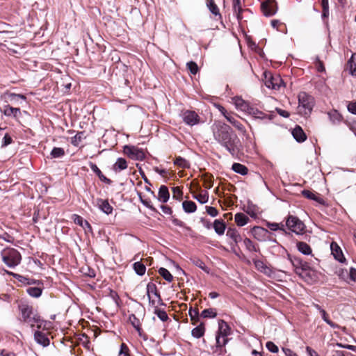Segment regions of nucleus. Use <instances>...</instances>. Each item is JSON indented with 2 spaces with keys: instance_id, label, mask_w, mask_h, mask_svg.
<instances>
[{
  "instance_id": "412c9836",
  "label": "nucleus",
  "mask_w": 356,
  "mask_h": 356,
  "mask_svg": "<svg viewBox=\"0 0 356 356\" xmlns=\"http://www.w3.org/2000/svg\"><path fill=\"white\" fill-rule=\"evenodd\" d=\"M229 326L224 320H220L218 322V330L216 332V335H220L222 337L227 338V336H229Z\"/></svg>"
},
{
  "instance_id": "69168bd1",
  "label": "nucleus",
  "mask_w": 356,
  "mask_h": 356,
  "mask_svg": "<svg viewBox=\"0 0 356 356\" xmlns=\"http://www.w3.org/2000/svg\"><path fill=\"white\" fill-rule=\"evenodd\" d=\"M206 211H207V213L211 217H216L218 214V210L215 207H213L207 206Z\"/></svg>"
},
{
  "instance_id": "6e6d98bb",
  "label": "nucleus",
  "mask_w": 356,
  "mask_h": 356,
  "mask_svg": "<svg viewBox=\"0 0 356 356\" xmlns=\"http://www.w3.org/2000/svg\"><path fill=\"white\" fill-rule=\"evenodd\" d=\"M187 69L192 74H196L199 71V67L197 64L194 61H190L186 64Z\"/></svg>"
},
{
  "instance_id": "aec40b11",
  "label": "nucleus",
  "mask_w": 356,
  "mask_h": 356,
  "mask_svg": "<svg viewBox=\"0 0 356 356\" xmlns=\"http://www.w3.org/2000/svg\"><path fill=\"white\" fill-rule=\"evenodd\" d=\"M34 339L37 343L47 347L49 345L50 341L45 333L40 331H35L34 333Z\"/></svg>"
},
{
  "instance_id": "864d4df0",
  "label": "nucleus",
  "mask_w": 356,
  "mask_h": 356,
  "mask_svg": "<svg viewBox=\"0 0 356 356\" xmlns=\"http://www.w3.org/2000/svg\"><path fill=\"white\" fill-rule=\"evenodd\" d=\"M154 314L163 322H165L169 319L168 316L165 310L156 307L154 309Z\"/></svg>"
},
{
  "instance_id": "7c9ffc66",
  "label": "nucleus",
  "mask_w": 356,
  "mask_h": 356,
  "mask_svg": "<svg viewBox=\"0 0 356 356\" xmlns=\"http://www.w3.org/2000/svg\"><path fill=\"white\" fill-rule=\"evenodd\" d=\"M301 277L308 282H316L318 279L316 271L314 270L311 267L309 268L308 270H305V272L304 273V276Z\"/></svg>"
},
{
  "instance_id": "c85d7f7f",
  "label": "nucleus",
  "mask_w": 356,
  "mask_h": 356,
  "mask_svg": "<svg viewBox=\"0 0 356 356\" xmlns=\"http://www.w3.org/2000/svg\"><path fill=\"white\" fill-rule=\"evenodd\" d=\"M327 115L333 124H338L343 120L342 115L335 109L329 111Z\"/></svg>"
},
{
  "instance_id": "423d86ee",
  "label": "nucleus",
  "mask_w": 356,
  "mask_h": 356,
  "mask_svg": "<svg viewBox=\"0 0 356 356\" xmlns=\"http://www.w3.org/2000/svg\"><path fill=\"white\" fill-rule=\"evenodd\" d=\"M286 226L290 231L296 234H302L305 229L304 223L296 216L291 215L286 219Z\"/></svg>"
},
{
  "instance_id": "338daca9",
  "label": "nucleus",
  "mask_w": 356,
  "mask_h": 356,
  "mask_svg": "<svg viewBox=\"0 0 356 356\" xmlns=\"http://www.w3.org/2000/svg\"><path fill=\"white\" fill-rule=\"evenodd\" d=\"M12 142H13L12 138L9 136L8 134H6L3 138L1 147H6L7 145H10Z\"/></svg>"
},
{
  "instance_id": "e433bc0d",
  "label": "nucleus",
  "mask_w": 356,
  "mask_h": 356,
  "mask_svg": "<svg viewBox=\"0 0 356 356\" xmlns=\"http://www.w3.org/2000/svg\"><path fill=\"white\" fill-rule=\"evenodd\" d=\"M232 170L234 172H235L238 174H240L241 175H245L248 172V168L245 165L241 164L239 163H233V165L232 166Z\"/></svg>"
},
{
  "instance_id": "0e129e2a",
  "label": "nucleus",
  "mask_w": 356,
  "mask_h": 356,
  "mask_svg": "<svg viewBox=\"0 0 356 356\" xmlns=\"http://www.w3.org/2000/svg\"><path fill=\"white\" fill-rule=\"evenodd\" d=\"M156 285L153 282H149L147 285V295L150 296L151 293L154 294L157 291Z\"/></svg>"
},
{
  "instance_id": "f704fd0d",
  "label": "nucleus",
  "mask_w": 356,
  "mask_h": 356,
  "mask_svg": "<svg viewBox=\"0 0 356 356\" xmlns=\"http://www.w3.org/2000/svg\"><path fill=\"white\" fill-rule=\"evenodd\" d=\"M298 250L305 255H309L312 254L311 247L305 242L300 241L297 243Z\"/></svg>"
},
{
  "instance_id": "1a4fd4ad",
  "label": "nucleus",
  "mask_w": 356,
  "mask_h": 356,
  "mask_svg": "<svg viewBox=\"0 0 356 356\" xmlns=\"http://www.w3.org/2000/svg\"><path fill=\"white\" fill-rule=\"evenodd\" d=\"M124 152L129 158L134 160L142 161L145 157L144 152L135 146L125 145L124 147Z\"/></svg>"
},
{
  "instance_id": "052dcab7",
  "label": "nucleus",
  "mask_w": 356,
  "mask_h": 356,
  "mask_svg": "<svg viewBox=\"0 0 356 356\" xmlns=\"http://www.w3.org/2000/svg\"><path fill=\"white\" fill-rule=\"evenodd\" d=\"M193 197L197 200L200 204H205L209 200V196L207 193L205 194H199L194 195Z\"/></svg>"
},
{
  "instance_id": "bb28decb",
  "label": "nucleus",
  "mask_w": 356,
  "mask_h": 356,
  "mask_svg": "<svg viewBox=\"0 0 356 356\" xmlns=\"http://www.w3.org/2000/svg\"><path fill=\"white\" fill-rule=\"evenodd\" d=\"M170 198V193L166 186L162 185L159 189L158 200L161 202L165 203Z\"/></svg>"
},
{
  "instance_id": "2eb2a0df",
  "label": "nucleus",
  "mask_w": 356,
  "mask_h": 356,
  "mask_svg": "<svg viewBox=\"0 0 356 356\" xmlns=\"http://www.w3.org/2000/svg\"><path fill=\"white\" fill-rule=\"evenodd\" d=\"M253 263L257 270L268 277H272L274 274L273 269L270 266H267L263 261L259 259H253Z\"/></svg>"
},
{
  "instance_id": "393cba45",
  "label": "nucleus",
  "mask_w": 356,
  "mask_h": 356,
  "mask_svg": "<svg viewBox=\"0 0 356 356\" xmlns=\"http://www.w3.org/2000/svg\"><path fill=\"white\" fill-rule=\"evenodd\" d=\"M226 236L233 241L235 245L242 241L240 234L235 228H228Z\"/></svg>"
},
{
  "instance_id": "3c124183",
  "label": "nucleus",
  "mask_w": 356,
  "mask_h": 356,
  "mask_svg": "<svg viewBox=\"0 0 356 356\" xmlns=\"http://www.w3.org/2000/svg\"><path fill=\"white\" fill-rule=\"evenodd\" d=\"M83 138H84V132L83 131H79L74 136H73L71 138V143L74 146L77 147V146H79L80 143L82 141Z\"/></svg>"
},
{
  "instance_id": "6ab92c4d",
  "label": "nucleus",
  "mask_w": 356,
  "mask_h": 356,
  "mask_svg": "<svg viewBox=\"0 0 356 356\" xmlns=\"http://www.w3.org/2000/svg\"><path fill=\"white\" fill-rule=\"evenodd\" d=\"M96 206L104 213L108 215L113 212V207L107 200L97 198L96 200Z\"/></svg>"
},
{
  "instance_id": "de8ad7c7",
  "label": "nucleus",
  "mask_w": 356,
  "mask_h": 356,
  "mask_svg": "<svg viewBox=\"0 0 356 356\" xmlns=\"http://www.w3.org/2000/svg\"><path fill=\"white\" fill-rule=\"evenodd\" d=\"M159 273L161 276L163 277V278L168 282H172V279H173V276L172 275V274L170 273V271L168 270H167L166 268H160L159 269Z\"/></svg>"
},
{
  "instance_id": "c9c22d12",
  "label": "nucleus",
  "mask_w": 356,
  "mask_h": 356,
  "mask_svg": "<svg viewBox=\"0 0 356 356\" xmlns=\"http://www.w3.org/2000/svg\"><path fill=\"white\" fill-rule=\"evenodd\" d=\"M204 325L203 323H201L199 325L192 330L191 334L194 338L199 339L204 334Z\"/></svg>"
},
{
  "instance_id": "5fc2aeb1",
  "label": "nucleus",
  "mask_w": 356,
  "mask_h": 356,
  "mask_svg": "<svg viewBox=\"0 0 356 356\" xmlns=\"http://www.w3.org/2000/svg\"><path fill=\"white\" fill-rule=\"evenodd\" d=\"M266 225L268 228H269L272 231L281 230L285 232L284 225L283 224L268 222L266 223Z\"/></svg>"
},
{
  "instance_id": "bf43d9fd",
  "label": "nucleus",
  "mask_w": 356,
  "mask_h": 356,
  "mask_svg": "<svg viewBox=\"0 0 356 356\" xmlns=\"http://www.w3.org/2000/svg\"><path fill=\"white\" fill-rule=\"evenodd\" d=\"M188 314L192 321H199V310L198 309H193L190 308L188 311Z\"/></svg>"
},
{
  "instance_id": "dca6fc26",
  "label": "nucleus",
  "mask_w": 356,
  "mask_h": 356,
  "mask_svg": "<svg viewBox=\"0 0 356 356\" xmlns=\"http://www.w3.org/2000/svg\"><path fill=\"white\" fill-rule=\"evenodd\" d=\"M330 249L332 254L333 255L334 258L336 260H337L340 263H343V261H345L346 259L343 256L342 250L336 242L331 243Z\"/></svg>"
},
{
  "instance_id": "2f4dec72",
  "label": "nucleus",
  "mask_w": 356,
  "mask_h": 356,
  "mask_svg": "<svg viewBox=\"0 0 356 356\" xmlns=\"http://www.w3.org/2000/svg\"><path fill=\"white\" fill-rule=\"evenodd\" d=\"M207 6L209 11L213 15H214L215 16H218V19H222V15L220 13L219 8L218 6L216 4L214 0H207Z\"/></svg>"
},
{
  "instance_id": "e2e57ef3",
  "label": "nucleus",
  "mask_w": 356,
  "mask_h": 356,
  "mask_svg": "<svg viewBox=\"0 0 356 356\" xmlns=\"http://www.w3.org/2000/svg\"><path fill=\"white\" fill-rule=\"evenodd\" d=\"M173 198L180 200L182 198L183 193L179 187L172 188Z\"/></svg>"
},
{
  "instance_id": "4c0bfd02",
  "label": "nucleus",
  "mask_w": 356,
  "mask_h": 356,
  "mask_svg": "<svg viewBox=\"0 0 356 356\" xmlns=\"http://www.w3.org/2000/svg\"><path fill=\"white\" fill-rule=\"evenodd\" d=\"M191 261L195 266L200 268L207 273H209V268L205 265L204 262L198 257H194L191 258Z\"/></svg>"
},
{
  "instance_id": "4468645a",
  "label": "nucleus",
  "mask_w": 356,
  "mask_h": 356,
  "mask_svg": "<svg viewBox=\"0 0 356 356\" xmlns=\"http://www.w3.org/2000/svg\"><path fill=\"white\" fill-rule=\"evenodd\" d=\"M250 232L254 238L259 241H266L269 234L268 229L259 226L254 227Z\"/></svg>"
},
{
  "instance_id": "f3484780",
  "label": "nucleus",
  "mask_w": 356,
  "mask_h": 356,
  "mask_svg": "<svg viewBox=\"0 0 356 356\" xmlns=\"http://www.w3.org/2000/svg\"><path fill=\"white\" fill-rule=\"evenodd\" d=\"M238 110H240L241 111L247 112L248 109L249 108L250 104L243 100L241 97L239 96H234L232 98L231 102Z\"/></svg>"
},
{
  "instance_id": "a19ab883",
  "label": "nucleus",
  "mask_w": 356,
  "mask_h": 356,
  "mask_svg": "<svg viewBox=\"0 0 356 356\" xmlns=\"http://www.w3.org/2000/svg\"><path fill=\"white\" fill-rule=\"evenodd\" d=\"M135 273L140 276L145 275L146 272L145 266L140 261H136L133 264Z\"/></svg>"
},
{
  "instance_id": "7ed1b4c3",
  "label": "nucleus",
  "mask_w": 356,
  "mask_h": 356,
  "mask_svg": "<svg viewBox=\"0 0 356 356\" xmlns=\"http://www.w3.org/2000/svg\"><path fill=\"white\" fill-rule=\"evenodd\" d=\"M298 112L305 117L309 116L315 104L314 98L305 91H302L298 95Z\"/></svg>"
},
{
  "instance_id": "f03ea898",
  "label": "nucleus",
  "mask_w": 356,
  "mask_h": 356,
  "mask_svg": "<svg viewBox=\"0 0 356 356\" xmlns=\"http://www.w3.org/2000/svg\"><path fill=\"white\" fill-rule=\"evenodd\" d=\"M19 311L20 313V321L26 323L32 328L35 325H37L38 328L42 327L43 320L31 305L22 303L19 305Z\"/></svg>"
},
{
  "instance_id": "f257e3e1",
  "label": "nucleus",
  "mask_w": 356,
  "mask_h": 356,
  "mask_svg": "<svg viewBox=\"0 0 356 356\" xmlns=\"http://www.w3.org/2000/svg\"><path fill=\"white\" fill-rule=\"evenodd\" d=\"M214 139L233 156L238 152L239 139L232 128L225 123L217 121L211 127Z\"/></svg>"
},
{
  "instance_id": "37998d69",
  "label": "nucleus",
  "mask_w": 356,
  "mask_h": 356,
  "mask_svg": "<svg viewBox=\"0 0 356 356\" xmlns=\"http://www.w3.org/2000/svg\"><path fill=\"white\" fill-rule=\"evenodd\" d=\"M174 164L182 168H189L191 166L190 162L181 156L176 157Z\"/></svg>"
},
{
  "instance_id": "72a5a7b5",
  "label": "nucleus",
  "mask_w": 356,
  "mask_h": 356,
  "mask_svg": "<svg viewBox=\"0 0 356 356\" xmlns=\"http://www.w3.org/2000/svg\"><path fill=\"white\" fill-rule=\"evenodd\" d=\"M183 210L187 213H194L197 209L196 204L190 200H186L182 202Z\"/></svg>"
},
{
  "instance_id": "680f3d73",
  "label": "nucleus",
  "mask_w": 356,
  "mask_h": 356,
  "mask_svg": "<svg viewBox=\"0 0 356 356\" xmlns=\"http://www.w3.org/2000/svg\"><path fill=\"white\" fill-rule=\"evenodd\" d=\"M266 347L268 351L276 353L278 352L279 348L276 344H275L273 341H268L266 343Z\"/></svg>"
},
{
  "instance_id": "4be33fe9",
  "label": "nucleus",
  "mask_w": 356,
  "mask_h": 356,
  "mask_svg": "<svg viewBox=\"0 0 356 356\" xmlns=\"http://www.w3.org/2000/svg\"><path fill=\"white\" fill-rule=\"evenodd\" d=\"M89 165H90L91 170L95 174H96V175L99 177V179L102 181H103L107 184H109V185L111 184L112 181L103 175V173L102 172L100 169L97 167V165L95 163L90 162Z\"/></svg>"
},
{
  "instance_id": "09e8293b",
  "label": "nucleus",
  "mask_w": 356,
  "mask_h": 356,
  "mask_svg": "<svg viewBox=\"0 0 356 356\" xmlns=\"http://www.w3.org/2000/svg\"><path fill=\"white\" fill-rule=\"evenodd\" d=\"M302 194L304 197L309 200H314L317 202H321L322 199L318 196H316L314 193L309 190H303L302 191Z\"/></svg>"
},
{
  "instance_id": "79ce46f5",
  "label": "nucleus",
  "mask_w": 356,
  "mask_h": 356,
  "mask_svg": "<svg viewBox=\"0 0 356 356\" xmlns=\"http://www.w3.org/2000/svg\"><path fill=\"white\" fill-rule=\"evenodd\" d=\"M42 290L40 287L30 286L26 289V293L31 297L38 298L41 296Z\"/></svg>"
},
{
  "instance_id": "13d9d810",
  "label": "nucleus",
  "mask_w": 356,
  "mask_h": 356,
  "mask_svg": "<svg viewBox=\"0 0 356 356\" xmlns=\"http://www.w3.org/2000/svg\"><path fill=\"white\" fill-rule=\"evenodd\" d=\"M129 320L131 324L133 325V327L134 328H136L138 331H140V324L139 319L134 314H131L129 316Z\"/></svg>"
},
{
  "instance_id": "a18cd8bd",
  "label": "nucleus",
  "mask_w": 356,
  "mask_h": 356,
  "mask_svg": "<svg viewBox=\"0 0 356 356\" xmlns=\"http://www.w3.org/2000/svg\"><path fill=\"white\" fill-rule=\"evenodd\" d=\"M244 245L246 249L249 252H258L259 249L256 246V245L248 238H245L243 240Z\"/></svg>"
},
{
  "instance_id": "c03bdc74",
  "label": "nucleus",
  "mask_w": 356,
  "mask_h": 356,
  "mask_svg": "<svg viewBox=\"0 0 356 356\" xmlns=\"http://www.w3.org/2000/svg\"><path fill=\"white\" fill-rule=\"evenodd\" d=\"M51 158L59 159L65 155V150L62 147H54L50 153Z\"/></svg>"
},
{
  "instance_id": "0eeeda50",
  "label": "nucleus",
  "mask_w": 356,
  "mask_h": 356,
  "mask_svg": "<svg viewBox=\"0 0 356 356\" xmlns=\"http://www.w3.org/2000/svg\"><path fill=\"white\" fill-rule=\"evenodd\" d=\"M181 117L184 122L188 126H194L200 123V117L194 111L185 110L182 111Z\"/></svg>"
},
{
  "instance_id": "58836bf2",
  "label": "nucleus",
  "mask_w": 356,
  "mask_h": 356,
  "mask_svg": "<svg viewBox=\"0 0 356 356\" xmlns=\"http://www.w3.org/2000/svg\"><path fill=\"white\" fill-rule=\"evenodd\" d=\"M228 341L229 339L227 338H224L220 335L216 334V350H214V352H217L218 350L221 351L222 348L226 346Z\"/></svg>"
},
{
  "instance_id": "ea45409f",
  "label": "nucleus",
  "mask_w": 356,
  "mask_h": 356,
  "mask_svg": "<svg viewBox=\"0 0 356 356\" xmlns=\"http://www.w3.org/2000/svg\"><path fill=\"white\" fill-rule=\"evenodd\" d=\"M234 220L238 226L242 227L248 223L249 218L243 213H237L235 214Z\"/></svg>"
},
{
  "instance_id": "c756f323",
  "label": "nucleus",
  "mask_w": 356,
  "mask_h": 356,
  "mask_svg": "<svg viewBox=\"0 0 356 356\" xmlns=\"http://www.w3.org/2000/svg\"><path fill=\"white\" fill-rule=\"evenodd\" d=\"M127 168V162L124 158H118L113 165V170L115 172H119Z\"/></svg>"
},
{
  "instance_id": "774afa93",
  "label": "nucleus",
  "mask_w": 356,
  "mask_h": 356,
  "mask_svg": "<svg viewBox=\"0 0 356 356\" xmlns=\"http://www.w3.org/2000/svg\"><path fill=\"white\" fill-rule=\"evenodd\" d=\"M73 220H74V223H76V225H79L81 227H84L83 222L85 220H83V218L81 216H80L77 214H74Z\"/></svg>"
},
{
  "instance_id": "4d7b16f0",
  "label": "nucleus",
  "mask_w": 356,
  "mask_h": 356,
  "mask_svg": "<svg viewBox=\"0 0 356 356\" xmlns=\"http://www.w3.org/2000/svg\"><path fill=\"white\" fill-rule=\"evenodd\" d=\"M14 277L20 282L26 284H32L35 283L34 280L27 278L24 276L18 275V274H14Z\"/></svg>"
},
{
  "instance_id": "9d476101",
  "label": "nucleus",
  "mask_w": 356,
  "mask_h": 356,
  "mask_svg": "<svg viewBox=\"0 0 356 356\" xmlns=\"http://www.w3.org/2000/svg\"><path fill=\"white\" fill-rule=\"evenodd\" d=\"M261 11L266 17H271L277 11V2L275 0H266L261 4Z\"/></svg>"
},
{
  "instance_id": "473e14b6",
  "label": "nucleus",
  "mask_w": 356,
  "mask_h": 356,
  "mask_svg": "<svg viewBox=\"0 0 356 356\" xmlns=\"http://www.w3.org/2000/svg\"><path fill=\"white\" fill-rule=\"evenodd\" d=\"M213 229L218 235H222L226 229L225 223L222 220H215L213 222Z\"/></svg>"
},
{
  "instance_id": "8fccbe9b",
  "label": "nucleus",
  "mask_w": 356,
  "mask_h": 356,
  "mask_svg": "<svg viewBox=\"0 0 356 356\" xmlns=\"http://www.w3.org/2000/svg\"><path fill=\"white\" fill-rule=\"evenodd\" d=\"M320 314L323 320L331 327L334 329L339 327V326L337 324H336L335 323L332 322L331 320L329 319L328 314H327L325 309L323 311H321Z\"/></svg>"
},
{
  "instance_id": "a878e982",
  "label": "nucleus",
  "mask_w": 356,
  "mask_h": 356,
  "mask_svg": "<svg viewBox=\"0 0 356 356\" xmlns=\"http://www.w3.org/2000/svg\"><path fill=\"white\" fill-rule=\"evenodd\" d=\"M233 10L236 14L238 22L243 19L242 13L243 11H250L248 8L243 9L241 6V0H233Z\"/></svg>"
},
{
  "instance_id": "20e7f679",
  "label": "nucleus",
  "mask_w": 356,
  "mask_h": 356,
  "mask_svg": "<svg viewBox=\"0 0 356 356\" xmlns=\"http://www.w3.org/2000/svg\"><path fill=\"white\" fill-rule=\"evenodd\" d=\"M3 261L9 268H15L21 262L22 257L20 253L15 248H5L1 252Z\"/></svg>"
},
{
  "instance_id": "b1692460",
  "label": "nucleus",
  "mask_w": 356,
  "mask_h": 356,
  "mask_svg": "<svg viewBox=\"0 0 356 356\" xmlns=\"http://www.w3.org/2000/svg\"><path fill=\"white\" fill-rule=\"evenodd\" d=\"M292 135L294 139L298 143H302L307 138L305 133L298 125L296 126V127L293 129Z\"/></svg>"
},
{
  "instance_id": "6e6552de",
  "label": "nucleus",
  "mask_w": 356,
  "mask_h": 356,
  "mask_svg": "<svg viewBox=\"0 0 356 356\" xmlns=\"http://www.w3.org/2000/svg\"><path fill=\"white\" fill-rule=\"evenodd\" d=\"M1 99L6 103H10L12 104H20L26 102V97L24 95L15 94L12 92H4L1 95Z\"/></svg>"
},
{
  "instance_id": "ddd939ff",
  "label": "nucleus",
  "mask_w": 356,
  "mask_h": 356,
  "mask_svg": "<svg viewBox=\"0 0 356 356\" xmlns=\"http://www.w3.org/2000/svg\"><path fill=\"white\" fill-rule=\"evenodd\" d=\"M247 113L252 115V117H254V118L259 120H271L273 118V113L266 114L251 105L248 109Z\"/></svg>"
},
{
  "instance_id": "5701e85b",
  "label": "nucleus",
  "mask_w": 356,
  "mask_h": 356,
  "mask_svg": "<svg viewBox=\"0 0 356 356\" xmlns=\"http://www.w3.org/2000/svg\"><path fill=\"white\" fill-rule=\"evenodd\" d=\"M244 211L252 218H256L259 213V208L249 200L245 207Z\"/></svg>"
},
{
  "instance_id": "f8f14e48",
  "label": "nucleus",
  "mask_w": 356,
  "mask_h": 356,
  "mask_svg": "<svg viewBox=\"0 0 356 356\" xmlns=\"http://www.w3.org/2000/svg\"><path fill=\"white\" fill-rule=\"evenodd\" d=\"M355 53H353L350 59L348 60L344 66V69L342 72V76L346 78L348 76H356V63H355L354 58Z\"/></svg>"
},
{
  "instance_id": "39448f33",
  "label": "nucleus",
  "mask_w": 356,
  "mask_h": 356,
  "mask_svg": "<svg viewBox=\"0 0 356 356\" xmlns=\"http://www.w3.org/2000/svg\"><path fill=\"white\" fill-rule=\"evenodd\" d=\"M263 81L269 89H278L286 87V84L281 76L278 74H273L270 71H265L263 73Z\"/></svg>"
},
{
  "instance_id": "49530a36",
  "label": "nucleus",
  "mask_w": 356,
  "mask_h": 356,
  "mask_svg": "<svg viewBox=\"0 0 356 356\" xmlns=\"http://www.w3.org/2000/svg\"><path fill=\"white\" fill-rule=\"evenodd\" d=\"M217 316L216 309L209 308L205 309L201 312V316L204 318H213Z\"/></svg>"
},
{
  "instance_id": "a211bd4d",
  "label": "nucleus",
  "mask_w": 356,
  "mask_h": 356,
  "mask_svg": "<svg viewBox=\"0 0 356 356\" xmlns=\"http://www.w3.org/2000/svg\"><path fill=\"white\" fill-rule=\"evenodd\" d=\"M1 112L7 117L18 118L21 115V111L19 108L12 107L9 105H5L1 108Z\"/></svg>"
},
{
  "instance_id": "cd10ccee",
  "label": "nucleus",
  "mask_w": 356,
  "mask_h": 356,
  "mask_svg": "<svg viewBox=\"0 0 356 356\" xmlns=\"http://www.w3.org/2000/svg\"><path fill=\"white\" fill-rule=\"evenodd\" d=\"M227 120L232 124L236 129L239 131L244 134L245 133V129L242 123L238 121L235 115H231L227 117Z\"/></svg>"
},
{
  "instance_id": "9b49d317",
  "label": "nucleus",
  "mask_w": 356,
  "mask_h": 356,
  "mask_svg": "<svg viewBox=\"0 0 356 356\" xmlns=\"http://www.w3.org/2000/svg\"><path fill=\"white\" fill-rule=\"evenodd\" d=\"M291 261L295 268L296 273L300 276H304L305 270H308L310 267L307 262L302 261L298 257H293V259H291Z\"/></svg>"
},
{
  "instance_id": "603ef678",
  "label": "nucleus",
  "mask_w": 356,
  "mask_h": 356,
  "mask_svg": "<svg viewBox=\"0 0 356 356\" xmlns=\"http://www.w3.org/2000/svg\"><path fill=\"white\" fill-rule=\"evenodd\" d=\"M322 18L325 19L329 17V2L328 0H321Z\"/></svg>"
}]
</instances>
